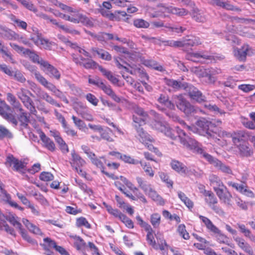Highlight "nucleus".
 Here are the masks:
<instances>
[{
	"label": "nucleus",
	"mask_w": 255,
	"mask_h": 255,
	"mask_svg": "<svg viewBox=\"0 0 255 255\" xmlns=\"http://www.w3.org/2000/svg\"><path fill=\"white\" fill-rule=\"evenodd\" d=\"M152 128L163 133L165 136L174 140L178 136L180 143L185 147L194 150V152L200 154L204 157L210 164L222 172L232 174L230 167L222 163L216 158L206 153L202 146L196 140L189 137L179 127H176V131L170 128L169 125L165 122L154 121L152 124Z\"/></svg>",
	"instance_id": "nucleus-1"
},
{
	"label": "nucleus",
	"mask_w": 255,
	"mask_h": 255,
	"mask_svg": "<svg viewBox=\"0 0 255 255\" xmlns=\"http://www.w3.org/2000/svg\"><path fill=\"white\" fill-rule=\"evenodd\" d=\"M167 115L170 118H172L174 121L178 120L179 124L183 128L189 131L207 136L208 138H214L215 133L210 129L212 124L210 122L208 121L205 119L198 120L196 123L197 127H196L194 126H190L187 125L183 121L178 120V117L175 115H173L172 113L167 114Z\"/></svg>",
	"instance_id": "nucleus-2"
},
{
	"label": "nucleus",
	"mask_w": 255,
	"mask_h": 255,
	"mask_svg": "<svg viewBox=\"0 0 255 255\" xmlns=\"http://www.w3.org/2000/svg\"><path fill=\"white\" fill-rule=\"evenodd\" d=\"M88 82L89 84L95 85L102 90L106 94L110 97L114 101L117 103L121 102V98L116 95L110 85L105 84L99 77L96 76L91 78V76H89Z\"/></svg>",
	"instance_id": "nucleus-3"
},
{
	"label": "nucleus",
	"mask_w": 255,
	"mask_h": 255,
	"mask_svg": "<svg viewBox=\"0 0 255 255\" xmlns=\"http://www.w3.org/2000/svg\"><path fill=\"white\" fill-rule=\"evenodd\" d=\"M27 94H29L31 96H33L29 90L24 88H20L16 92V95L25 107L29 111V114L36 115L37 111L33 102L30 97L27 95Z\"/></svg>",
	"instance_id": "nucleus-4"
},
{
	"label": "nucleus",
	"mask_w": 255,
	"mask_h": 255,
	"mask_svg": "<svg viewBox=\"0 0 255 255\" xmlns=\"http://www.w3.org/2000/svg\"><path fill=\"white\" fill-rule=\"evenodd\" d=\"M172 100L177 108L186 115L189 116L194 112V107L182 95L173 96Z\"/></svg>",
	"instance_id": "nucleus-5"
},
{
	"label": "nucleus",
	"mask_w": 255,
	"mask_h": 255,
	"mask_svg": "<svg viewBox=\"0 0 255 255\" xmlns=\"http://www.w3.org/2000/svg\"><path fill=\"white\" fill-rule=\"evenodd\" d=\"M0 115L14 126L17 125L18 121L15 116L11 113V108L3 101L0 102Z\"/></svg>",
	"instance_id": "nucleus-6"
},
{
	"label": "nucleus",
	"mask_w": 255,
	"mask_h": 255,
	"mask_svg": "<svg viewBox=\"0 0 255 255\" xmlns=\"http://www.w3.org/2000/svg\"><path fill=\"white\" fill-rule=\"evenodd\" d=\"M40 79V81L41 85L43 86L49 91H51L55 96L60 99L64 103L66 104L69 103V101L64 93L59 89H57L54 84L48 82L46 79H42L41 78Z\"/></svg>",
	"instance_id": "nucleus-7"
},
{
	"label": "nucleus",
	"mask_w": 255,
	"mask_h": 255,
	"mask_svg": "<svg viewBox=\"0 0 255 255\" xmlns=\"http://www.w3.org/2000/svg\"><path fill=\"white\" fill-rule=\"evenodd\" d=\"M73 61L77 64L83 66L86 69H96L98 68L99 64L93 60L89 58H85L81 55L72 54Z\"/></svg>",
	"instance_id": "nucleus-8"
},
{
	"label": "nucleus",
	"mask_w": 255,
	"mask_h": 255,
	"mask_svg": "<svg viewBox=\"0 0 255 255\" xmlns=\"http://www.w3.org/2000/svg\"><path fill=\"white\" fill-rule=\"evenodd\" d=\"M184 90L191 99L199 103H201L205 101V97L201 91L193 85L187 83Z\"/></svg>",
	"instance_id": "nucleus-9"
},
{
	"label": "nucleus",
	"mask_w": 255,
	"mask_h": 255,
	"mask_svg": "<svg viewBox=\"0 0 255 255\" xmlns=\"http://www.w3.org/2000/svg\"><path fill=\"white\" fill-rule=\"evenodd\" d=\"M75 12H71L73 19H76L77 22H73L74 23H79L81 22L83 25L92 27L94 26L93 19L91 18L87 17L86 15H84L75 9Z\"/></svg>",
	"instance_id": "nucleus-10"
},
{
	"label": "nucleus",
	"mask_w": 255,
	"mask_h": 255,
	"mask_svg": "<svg viewBox=\"0 0 255 255\" xmlns=\"http://www.w3.org/2000/svg\"><path fill=\"white\" fill-rule=\"evenodd\" d=\"M136 131V135L135 137L139 140L140 142L143 144H148V142H152L153 138L145 132L142 128L137 126L136 125H133Z\"/></svg>",
	"instance_id": "nucleus-11"
},
{
	"label": "nucleus",
	"mask_w": 255,
	"mask_h": 255,
	"mask_svg": "<svg viewBox=\"0 0 255 255\" xmlns=\"http://www.w3.org/2000/svg\"><path fill=\"white\" fill-rule=\"evenodd\" d=\"M158 7H163L164 9V12L175 14L178 16H185L187 15L189 13V11L185 8H178L172 6H166L165 4L163 3L158 4Z\"/></svg>",
	"instance_id": "nucleus-12"
},
{
	"label": "nucleus",
	"mask_w": 255,
	"mask_h": 255,
	"mask_svg": "<svg viewBox=\"0 0 255 255\" xmlns=\"http://www.w3.org/2000/svg\"><path fill=\"white\" fill-rule=\"evenodd\" d=\"M41 69L50 77L59 80L61 77V74L58 69L46 61Z\"/></svg>",
	"instance_id": "nucleus-13"
},
{
	"label": "nucleus",
	"mask_w": 255,
	"mask_h": 255,
	"mask_svg": "<svg viewBox=\"0 0 255 255\" xmlns=\"http://www.w3.org/2000/svg\"><path fill=\"white\" fill-rule=\"evenodd\" d=\"M220 70H216L212 68H207L202 71L201 75L202 77L207 78L206 82L208 83L214 84L217 80L215 76L220 73Z\"/></svg>",
	"instance_id": "nucleus-14"
},
{
	"label": "nucleus",
	"mask_w": 255,
	"mask_h": 255,
	"mask_svg": "<svg viewBox=\"0 0 255 255\" xmlns=\"http://www.w3.org/2000/svg\"><path fill=\"white\" fill-rule=\"evenodd\" d=\"M215 192L221 201L228 205H232L231 199L232 195L225 186L224 187H222Z\"/></svg>",
	"instance_id": "nucleus-15"
},
{
	"label": "nucleus",
	"mask_w": 255,
	"mask_h": 255,
	"mask_svg": "<svg viewBox=\"0 0 255 255\" xmlns=\"http://www.w3.org/2000/svg\"><path fill=\"white\" fill-rule=\"evenodd\" d=\"M200 58L212 60L213 58L212 56L203 51L199 52H191L188 53L186 55L187 59L194 62L199 61V59Z\"/></svg>",
	"instance_id": "nucleus-16"
},
{
	"label": "nucleus",
	"mask_w": 255,
	"mask_h": 255,
	"mask_svg": "<svg viewBox=\"0 0 255 255\" xmlns=\"http://www.w3.org/2000/svg\"><path fill=\"white\" fill-rule=\"evenodd\" d=\"M235 241L239 247L249 255H254V252L252 247L242 238L236 237Z\"/></svg>",
	"instance_id": "nucleus-17"
},
{
	"label": "nucleus",
	"mask_w": 255,
	"mask_h": 255,
	"mask_svg": "<svg viewBox=\"0 0 255 255\" xmlns=\"http://www.w3.org/2000/svg\"><path fill=\"white\" fill-rule=\"evenodd\" d=\"M0 36L8 40H15L18 35L13 31L0 24Z\"/></svg>",
	"instance_id": "nucleus-18"
},
{
	"label": "nucleus",
	"mask_w": 255,
	"mask_h": 255,
	"mask_svg": "<svg viewBox=\"0 0 255 255\" xmlns=\"http://www.w3.org/2000/svg\"><path fill=\"white\" fill-rule=\"evenodd\" d=\"M185 48H189L202 44V41L198 37L194 35H187L184 37Z\"/></svg>",
	"instance_id": "nucleus-19"
},
{
	"label": "nucleus",
	"mask_w": 255,
	"mask_h": 255,
	"mask_svg": "<svg viewBox=\"0 0 255 255\" xmlns=\"http://www.w3.org/2000/svg\"><path fill=\"white\" fill-rule=\"evenodd\" d=\"M241 156L249 157L253 154V151L246 141L236 146Z\"/></svg>",
	"instance_id": "nucleus-20"
},
{
	"label": "nucleus",
	"mask_w": 255,
	"mask_h": 255,
	"mask_svg": "<svg viewBox=\"0 0 255 255\" xmlns=\"http://www.w3.org/2000/svg\"><path fill=\"white\" fill-rule=\"evenodd\" d=\"M72 159L70 161L71 166L74 168L75 167H81L85 165V161L82 157L74 150L71 152Z\"/></svg>",
	"instance_id": "nucleus-21"
},
{
	"label": "nucleus",
	"mask_w": 255,
	"mask_h": 255,
	"mask_svg": "<svg viewBox=\"0 0 255 255\" xmlns=\"http://www.w3.org/2000/svg\"><path fill=\"white\" fill-rule=\"evenodd\" d=\"M250 46L248 44H244L241 48L235 50V56L240 61H245L247 55L248 54Z\"/></svg>",
	"instance_id": "nucleus-22"
},
{
	"label": "nucleus",
	"mask_w": 255,
	"mask_h": 255,
	"mask_svg": "<svg viewBox=\"0 0 255 255\" xmlns=\"http://www.w3.org/2000/svg\"><path fill=\"white\" fill-rule=\"evenodd\" d=\"M201 193H202L204 196L205 201L209 207L213 204H217V198L213 192L204 189L203 191H201Z\"/></svg>",
	"instance_id": "nucleus-23"
},
{
	"label": "nucleus",
	"mask_w": 255,
	"mask_h": 255,
	"mask_svg": "<svg viewBox=\"0 0 255 255\" xmlns=\"http://www.w3.org/2000/svg\"><path fill=\"white\" fill-rule=\"evenodd\" d=\"M25 55H28L31 60L34 63L39 64L41 68L47 61L40 57L34 51H31L29 49L25 50Z\"/></svg>",
	"instance_id": "nucleus-24"
},
{
	"label": "nucleus",
	"mask_w": 255,
	"mask_h": 255,
	"mask_svg": "<svg viewBox=\"0 0 255 255\" xmlns=\"http://www.w3.org/2000/svg\"><path fill=\"white\" fill-rule=\"evenodd\" d=\"M39 136L43 143V146L49 150L54 151L55 149V145L53 141L42 131H41Z\"/></svg>",
	"instance_id": "nucleus-25"
},
{
	"label": "nucleus",
	"mask_w": 255,
	"mask_h": 255,
	"mask_svg": "<svg viewBox=\"0 0 255 255\" xmlns=\"http://www.w3.org/2000/svg\"><path fill=\"white\" fill-rule=\"evenodd\" d=\"M209 180L210 185L213 186L215 191L225 186L220 178L216 175H210L209 177Z\"/></svg>",
	"instance_id": "nucleus-26"
},
{
	"label": "nucleus",
	"mask_w": 255,
	"mask_h": 255,
	"mask_svg": "<svg viewBox=\"0 0 255 255\" xmlns=\"http://www.w3.org/2000/svg\"><path fill=\"white\" fill-rule=\"evenodd\" d=\"M170 165L174 170L180 174H186L188 171L187 167L178 160H172Z\"/></svg>",
	"instance_id": "nucleus-27"
},
{
	"label": "nucleus",
	"mask_w": 255,
	"mask_h": 255,
	"mask_svg": "<svg viewBox=\"0 0 255 255\" xmlns=\"http://www.w3.org/2000/svg\"><path fill=\"white\" fill-rule=\"evenodd\" d=\"M110 154L113 156H115L118 158H120L126 163L134 165L139 163V161L136 159H134L130 156H128L125 154L122 155L120 152L113 151L110 152Z\"/></svg>",
	"instance_id": "nucleus-28"
},
{
	"label": "nucleus",
	"mask_w": 255,
	"mask_h": 255,
	"mask_svg": "<svg viewBox=\"0 0 255 255\" xmlns=\"http://www.w3.org/2000/svg\"><path fill=\"white\" fill-rule=\"evenodd\" d=\"M192 16L198 22H204L207 20L205 14L196 7L192 9Z\"/></svg>",
	"instance_id": "nucleus-29"
},
{
	"label": "nucleus",
	"mask_w": 255,
	"mask_h": 255,
	"mask_svg": "<svg viewBox=\"0 0 255 255\" xmlns=\"http://www.w3.org/2000/svg\"><path fill=\"white\" fill-rule=\"evenodd\" d=\"M6 100L14 109L22 111L21 104L13 94L10 93H7Z\"/></svg>",
	"instance_id": "nucleus-30"
},
{
	"label": "nucleus",
	"mask_w": 255,
	"mask_h": 255,
	"mask_svg": "<svg viewBox=\"0 0 255 255\" xmlns=\"http://www.w3.org/2000/svg\"><path fill=\"white\" fill-rule=\"evenodd\" d=\"M98 69L102 73V74L105 77H106L112 84L115 85L118 84L119 82V80L113 74L111 71L103 68L102 66H99Z\"/></svg>",
	"instance_id": "nucleus-31"
},
{
	"label": "nucleus",
	"mask_w": 255,
	"mask_h": 255,
	"mask_svg": "<svg viewBox=\"0 0 255 255\" xmlns=\"http://www.w3.org/2000/svg\"><path fill=\"white\" fill-rule=\"evenodd\" d=\"M51 23L54 25H55L66 33L74 35H78L80 34V32L78 30L71 28L66 25L61 24L59 22H57L56 19H51Z\"/></svg>",
	"instance_id": "nucleus-32"
},
{
	"label": "nucleus",
	"mask_w": 255,
	"mask_h": 255,
	"mask_svg": "<svg viewBox=\"0 0 255 255\" xmlns=\"http://www.w3.org/2000/svg\"><path fill=\"white\" fill-rule=\"evenodd\" d=\"M27 83L32 91L38 98L41 99L45 92L42 90V89L34 82L28 80L27 81Z\"/></svg>",
	"instance_id": "nucleus-33"
},
{
	"label": "nucleus",
	"mask_w": 255,
	"mask_h": 255,
	"mask_svg": "<svg viewBox=\"0 0 255 255\" xmlns=\"http://www.w3.org/2000/svg\"><path fill=\"white\" fill-rule=\"evenodd\" d=\"M5 219L14 227L18 229L19 231L22 229L21 223L18 220V218L13 214L9 213L5 217Z\"/></svg>",
	"instance_id": "nucleus-34"
},
{
	"label": "nucleus",
	"mask_w": 255,
	"mask_h": 255,
	"mask_svg": "<svg viewBox=\"0 0 255 255\" xmlns=\"http://www.w3.org/2000/svg\"><path fill=\"white\" fill-rule=\"evenodd\" d=\"M165 83L168 86L172 87L175 89H184L187 83H181L180 81L175 80L173 79H165Z\"/></svg>",
	"instance_id": "nucleus-35"
},
{
	"label": "nucleus",
	"mask_w": 255,
	"mask_h": 255,
	"mask_svg": "<svg viewBox=\"0 0 255 255\" xmlns=\"http://www.w3.org/2000/svg\"><path fill=\"white\" fill-rule=\"evenodd\" d=\"M244 137L245 132L244 131H240L239 132H235L232 136V140L235 145L237 146L246 142L244 139Z\"/></svg>",
	"instance_id": "nucleus-36"
},
{
	"label": "nucleus",
	"mask_w": 255,
	"mask_h": 255,
	"mask_svg": "<svg viewBox=\"0 0 255 255\" xmlns=\"http://www.w3.org/2000/svg\"><path fill=\"white\" fill-rule=\"evenodd\" d=\"M157 101L159 103L164 105L169 109L172 110L175 108L174 104L169 101L167 96L165 94H161Z\"/></svg>",
	"instance_id": "nucleus-37"
},
{
	"label": "nucleus",
	"mask_w": 255,
	"mask_h": 255,
	"mask_svg": "<svg viewBox=\"0 0 255 255\" xmlns=\"http://www.w3.org/2000/svg\"><path fill=\"white\" fill-rule=\"evenodd\" d=\"M92 163L96 165L97 167L101 169V171L104 174L108 176H110L109 173L104 171V163H106V159L101 157L100 158H97L96 157L91 161Z\"/></svg>",
	"instance_id": "nucleus-38"
},
{
	"label": "nucleus",
	"mask_w": 255,
	"mask_h": 255,
	"mask_svg": "<svg viewBox=\"0 0 255 255\" xmlns=\"http://www.w3.org/2000/svg\"><path fill=\"white\" fill-rule=\"evenodd\" d=\"M24 65L26 69L33 73L35 78L40 84V79H41V78L42 79H46L40 74L39 71L36 70V67L34 66L30 65L29 63H25Z\"/></svg>",
	"instance_id": "nucleus-39"
},
{
	"label": "nucleus",
	"mask_w": 255,
	"mask_h": 255,
	"mask_svg": "<svg viewBox=\"0 0 255 255\" xmlns=\"http://www.w3.org/2000/svg\"><path fill=\"white\" fill-rule=\"evenodd\" d=\"M20 112V114L19 115L18 119L19 121L20 122V125L23 127L26 128L28 123H29V117L26 112H24V110L22 108V111L18 110Z\"/></svg>",
	"instance_id": "nucleus-40"
},
{
	"label": "nucleus",
	"mask_w": 255,
	"mask_h": 255,
	"mask_svg": "<svg viewBox=\"0 0 255 255\" xmlns=\"http://www.w3.org/2000/svg\"><path fill=\"white\" fill-rule=\"evenodd\" d=\"M199 218L211 232L218 231L217 227L213 224L209 219L202 215H199Z\"/></svg>",
	"instance_id": "nucleus-41"
},
{
	"label": "nucleus",
	"mask_w": 255,
	"mask_h": 255,
	"mask_svg": "<svg viewBox=\"0 0 255 255\" xmlns=\"http://www.w3.org/2000/svg\"><path fill=\"white\" fill-rule=\"evenodd\" d=\"M177 195L178 198L184 203V204L188 208H192L193 207V202L188 197L186 196L184 193L182 192L181 191H178L177 192Z\"/></svg>",
	"instance_id": "nucleus-42"
},
{
	"label": "nucleus",
	"mask_w": 255,
	"mask_h": 255,
	"mask_svg": "<svg viewBox=\"0 0 255 255\" xmlns=\"http://www.w3.org/2000/svg\"><path fill=\"white\" fill-rule=\"evenodd\" d=\"M136 181L138 184L139 187L146 194L151 189V185L147 181H144L141 177H137L136 178Z\"/></svg>",
	"instance_id": "nucleus-43"
},
{
	"label": "nucleus",
	"mask_w": 255,
	"mask_h": 255,
	"mask_svg": "<svg viewBox=\"0 0 255 255\" xmlns=\"http://www.w3.org/2000/svg\"><path fill=\"white\" fill-rule=\"evenodd\" d=\"M146 194H147L154 201L157 202L160 205H163L164 204L165 202L163 198L158 195L156 192L152 188H151V190H150Z\"/></svg>",
	"instance_id": "nucleus-44"
},
{
	"label": "nucleus",
	"mask_w": 255,
	"mask_h": 255,
	"mask_svg": "<svg viewBox=\"0 0 255 255\" xmlns=\"http://www.w3.org/2000/svg\"><path fill=\"white\" fill-rule=\"evenodd\" d=\"M103 205L106 208L109 213L114 216L115 217L118 218L120 220L124 215L120 211L117 209H113L110 205H108L106 203H104Z\"/></svg>",
	"instance_id": "nucleus-45"
},
{
	"label": "nucleus",
	"mask_w": 255,
	"mask_h": 255,
	"mask_svg": "<svg viewBox=\"0 0 255 255\" xmlns=\"http://www.w3.org/2000/svg\"><path fill=\"white\" fill-rule=\"evenodd\" d=\"M62 117L61 123L62 124V127L64 128V131L68 135H70L72 136H77V131H76L74 129L71 128L70 127L68 126L66 124L65 118L63 117Z\"/></svg>",
	"instance_id": "nucleus-46"
},
{
	"label": "nucleus",
	"mask_w": 255,
	"mask_h": 255,
	"mask_svg": "<svg viewBox=\"0 0 255 255\" xmlns=\"http://www.w3.org/2000/svg\"><path fill=\"white\" fill-rule=\"evenodd\" d=\"M217 230L212 231L215 234V238L217 241L220 244H227L228 239L226 236L222 233L221 231L217 228Z\"/></svg>",
	"instance_id": "nucleus-47"
},
{
	"label": "nucleus",
	"mask_w": 255,
	"mask_h": 255,
	"mask_svg": "<svg viewBox=\"0 0 255 255\" xmlns=\"http://www.w3.org/2000/svg\"><path fill=\"white\" fill-rule=\"evenodd\" d=\"M71 238L74 240V244L78 250H81L86 246L84 241L79 236H72Z\"/></svg>",
	"instance_id": "nucleus-48"
},
{
	"label": "nucleus",
	"mask_w": 255,
	"mask_h": 255,
	"mask_svg": "<svg viewBox=\"0 0 255 255\" xmlns=\"http://www.w3.org/2000/svg\"><path fill=\"white\" fill-rule=\"evenodd\" d=\"M72 119L74 123L75 126L80 130L82 131H85L87 129L86 125L85 123L81 119L77 118L75 116L72 117Z\"/></svg>",
	"instance_id": "nucleus-49"
},
{
	"label": "nucleus",
	"mask_w": 255,
	"mask_h": 255,
	"mask_svg": "<svg viewBox=\"0 0 255 255\" xmlns=\"http://www.w3.org/2000/svg\"><path fill=\"white\" fill-rule=\"evenodd\" d=\"M25 167V165L24 162L16 159L12 168L14 170L19 172L22 174H24L25 173V171L24 170Z\"/></svg>",
	"instance_id": "nucleus-50"
},
{
	"label": "nucleus",
	"mask_w": 255,
	"mask_h": 255,
	"mask_svg": "<svg viewBox=\"0 0 255 255\" xmlns=\"http://www.w3.org/2000/svg\"><path fill=\"white\" fill-rule=\"evenodd\" d=\"M139 163L140 164L141 166L142 167L146 175L150 177H153L154 172L149 164H147L145 162H143V161H139Z\"/></svg>",
	"instance_id": "nucleus-51"
},
{
	"label": "nucleus",
	"mask_w": 255,
	"mask_h": 255,
	"mask_svg": "<svg viewBox=\"0 0 255 255\" xmlns=\"http://www.w3.org/2000/svg\"><path fill=\"white\" fill-rule=\"evenodd\" d=\"M133 25L137 28H147L150 24L149 23L141 18L134 19L133 22Z\"/></svg>",
	"instance_id": "nucleus-52"
},
{
	"label": "nucleus",
	"mask_w": 255,
	"mask_h": 255,
	"mask_svg": "<svg viewBox=\"0 0 255 255\" xmlns=\"http://www.w3.org/2000/svg\"><path fill=\"white\" fill-rule=\"evenodd\" d=\"M110 131H111V130L109 128H107L106 129H103L102 128V130L99 132L101 139L106 140L109 142L113 141L114 140L110 135Z\"/></svg>",
	"instance_id": "nucleus-53"
},
{
	"label": "nucleus",
	"mask_w": 255,
	"mask_h": 255,
	"mask_svg": "<svg viewBox=\"0 0 255 255\" xmlns=\"http://www.w3.org/2000/svg\"><path fill=\"white\" fill-rule=\"evenodd\" d=\"M160 220L161 216L158 213H154L150 216V223L154 228L159 226Z\"/></svg>",
	"instance_id": "nucleus-54"
},
{
	"label": "nucleus",
	"mask_w": 255,
	"mask_h": 255,
	"mask_svg": "<svg viewBox=\"0 0 255 255\" xmlns=\"http://www.w3.org/2000/svg\"><path fill=\"white\" fill-rule=\"evenodd\" d=\"M12 134L8 129L2 125H0V139H3L4 138H12Z\"/></svg>",
	"instance_id": "nucleus-55"
},
{
	"label": "nucleus",
	"mask_w": 255,
	"mask_h": 255,
	"mask_svg": "<svg viewBox=\"0 0 255 255\" xmlns=\"http://www.w3.org/2000/svg\"><path fill=\"white\" fill-rule=\"evenodd\" d=\"M145 65L148 67L152 68L153 69L159 71L160 72L164 70L162 65L158 64L155 61L153 60H146L145 61Z\"/></svg>",
	"instance_id": "nucleus-56"
},
{
	"label": "nucleus",
	"mask_w": 255,
	"mask_h": 255,
	"mask_svg": "<svg viewBox=\"0 0 255 255\" xmlns=\"http://www.w3.org/2000/svg\"><path fill=\"white\" fill-rule=\"evenodd\" d=\"M41 99L44 100L47 103L51 105L55 106L57 107H60L61 105L58 103L55 100H54L51 96H50L47 93L45 92L44 94L42 96Z\"/></svg>",
	"instance_id": "nucleus-57"
},
{
	"label": "nucleus",
	"mask_w": 255,
	"mask_h": 255,
	"mask_svg": "<svg viewBox=\"0 0 255 255\" xmlns=\"http://www.w3.org/2000/svg\"><path fill=\"white\" fill-rule=\"evenodd\" d=\"M11 77H13L14 80L21 83H24L26 81V78L21 72L18 70L13 71V74Z\"/></svg>",
	"instance_id": "nucleus-58"
},
{
	"label": "nucleus",
	"mask_w": 255,
	"mask_h": 255,
	"mask_svg": "<svg viewBox=\"0 0 255 255\" xmlns=\"http://www.w3.org/2000/svg\"><path fill=\"white\" fill-rule=\"evenodd\" d=\"M158 174L161 180L166 184L168 188H172L173 186V182L169 178V176L167 175V174L163 172H160Z\"/></svg>",
	"instance_id": "nucleus-59"
},
{
	"label": "nucleus",
	"mask_w": 255,
	"mask_h": 255,
	"mask_svg": "<svg viewBox=\"0 0 255 255\" xmlns=\"http://www.w3.org/2000/svg\"><path fill=\"white\" fill-rule=\"evenodd\" d=\"M76 225L78 227L84 226L87 229H90L91 228V226L87 220L83 217L77 219Z\"/></svg>",
	"instance_id": "nucleus-60"
},
{
	"label": "nucleus",
	"mask_w": 255,
	"mask_h": 255,
	"mask_svg": "<svg viewBox=\"0 0 255 255\" xmlns=\"http://www.w3.org/2000/svg\"><path fill=\"white\" fill-rule=\"evenodd\" d=\"M10 19L17 27L24 30L26 29L27 24L26 22L17 18L14 15H12Z\"/></svg>",
	"instance_id": "nucleus-61"
},
{
	"label": "nucleus",
	"mask_w": 255,
	"mask_h": 255,
	"mask_svg": "<svg viewBox=\"0 0 255 255\" xmlns=\"http://www.w3.org/2000/svg\"><path fill=\"white\" fill-rule=\"evenodd\" d=\"M76 182L77 184H78L79 187L85 193H86L87 194L89 195V196H90L91 194H93L92 190L91 188H89L86 184H85L81 181H78L76 180Z\"/></svg>",
	"instance_id": "nucleus-62"
},
{
	"label": "nucleus",
	"mask_w": 255,
	"mask_h": 255,
	"mask_svg": "<svg viewBox=\"0 0 255 255\" xmlns=\"http://www.w3.org/2000/svg\"><path fill=\"white\" fill-rule=\"evenodd\" d=\"M177 231L179 235L182 236L183 239L185 240H188L189 239V235L187 232L184 225H180L178 227Z\"/></svg>",
	"instance_id": "nucleus-63"
},
{
	"label": "nucleus",
	"mask_w": 255,
	"mask_h": 255,
	"mask_svg": "<svg viewBox=\"0 0 255 255\" xmlns=\"http://www.w3.org/2000/svg\"><path fill=\"white\" fill-rule=\"evenodd\" d=\"M120 220L125 224L126 226L129 229H133L134 228L133 222L131 219L128 218L126 215L124 214Z\"/></svg>",
	"instance_id": "nucleus-64"
}]
</instances>
